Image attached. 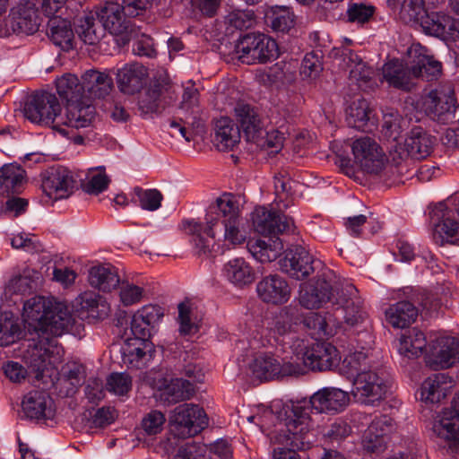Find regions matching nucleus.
<instances>
[{
    "label": "nucleus",
    "instance_id": "1",
    "mask_svg": "<svg viewBox=\"0 0 459 459\" xmlns=\"http://www.w3.org/2000/svg\"><path fill=\"white\" fill-rule=\"evenodd\" d=\"M22 318L29 331L37 333L30 364L38 377L62 356L63 350L55 337L64 334L72 325V315L66 304L53 297L34 296L23 304Z\"/></svg>",
    "mask_w": 459,
    "mask_h": 459
},
{
    "label": "nucleus",
    "instance_id": "2",
    "mask_svg": "<svg viewBox=\"0 0 459 459\" xmlns=\"http://www.w3.org/2000/svg\"><path fill=\"white\" fill-rule=\"evenodd\" d=\"M299 302L307 309H318L326 303L339 305L344 312V320L355 325L365 317L363 302L356 287L350 281H340L334 272L325 271L316 280L299 285Z\"/></svg>",
    "mask_w": 459,
    "mask_h": 459
},
{
    "label": "nucleus",
    "instance_id": "3",
    "mask_svg": "<svg viewBox=\"0 0 459 459\" xmlns=\"http://www.w3.org/2000/svg\"><path fill=\"white\" fill-rule=\"evenodd\" d=\"M350 403V394L340 388L324 387L316 392L309 400L291 403L285 411V426L294 437L290 442L296 447H307L313 443L314 435L310 413L335 414L342 411Z\"/></svg>",
    "mask_w": 459,
    "mask_h": 459
},
{
    "label": "nucleus",
    "instance_id": "4",
    "mask_svg": "<svg viewBox=\"0 0 459 459\" xmlns=\"http://www.w3.org/2000/svg\"><path fill=\"white\" fill-rule=\"evenodd\" d=\"M238 217L239 209L235 196L231 194H223L217 198L214 204L209 206L205 216V227L195 220H184L181 228L191 237L190 242L195 253L199 255H206L213 247L220 220L230 221Z\"/></svg>",
    "mask_w": 459,
    "mask_h": 459
},
{
    "label": "nucleus",
    "instance_id": "5",
    "mask_svg": "<svg viewBox=\"0 0 459 459\" xmlns=\"http://www.w3.org/2000/svg\"><path fill=\"white\" fill-rule=\"evenodd\" d=\"M408 55L411 63L410 68L399 60H392L383 65V78L390 86L410 91L413 86V78L422 77L432 81L441 74V63L435 60L420 44L411 45Z\"/></svg>",
    "mask_w": 459,
    "mask_h": 459
},
{
    "label": "nucleus",
    "instance_id": "6",
    "mask_svg": "<svg viewBox=\"0 0 459 459\" xmlns=\"http://www.w3.org/2000/svg\"><path fill=\"white\" fill-rule=\"evenodd\" d=\"M290 350L293 362L299 365L300 370L296 375H303L307 370H332L341 360L337 349L325 342L310 343L308 339L297 338L292 341Z\"/></svg>",
    "mask_w": 459,
    "mask_h": 459
},
{
    "label": "nucleus",
    "instance_id": "7",
    "mask_svg": "<svg viewBox=\"0 0 459 459\" xmlns=\"http://www.w3.org/2000/svg\"><path fill=\"white\" fill-rule=\"evenodd\" d=\"M25 117L32 123L53 127L60 134L66 135L65 128L60 127L61 107L57 98L49 92L35 94L24 107Z\"/></svg>",
    "mask_w": 459,
    "mask_h": 459
},
{
    "label": "nucleus",
    "instance_id": "8",
    "mask_svg": "<svg viewBox=\"0 0 459 459\" xmlns=\"http://www.w3.org/2000/svg\"><path fill=\"white\" fill-rule=\"evenodd\" d=\"M389 387V381L383 371L368 369L355 377L352 394L362 404L376 405L385 397Z\"/></svg>",
    "mask_w": 459,
    "mask_h": 459
},
{
    "label": "nucleus",
    "instance_id": "9",
    "mask_svg": "<svg viewBox=\"0 0 459 459\" xmlns=\"http://www.w3.org/2000/svg\"><path fill=\"white\" fill-rule=\"evenodd\" d=\"M97 15L100 22L110 34L119 37L122 44L128 43L138 35L140 26H135L127 18L120 4L113 1H107L100 4Z\"/></svg>",
    "mask_w": 459,
    "mask_h": 459
},
{
    "label": "nucleus",
    "instance_id": "10",
    "mask_svg": "<svg viewBox=\"0 0 459 459\" xmlns=\"http://www.w3.org/2000/svg\"><path fill=\"white\" fill-rule=\"evenodd\" d=\"M452 201L436 204L429 212L433 241L443 246L459 239V222Z\"/></svg>",
    "mask_w": 459,
    "mask_h": 459
},
{
    "label": "nucleus",
    "instance_id": "11",
    "mask_svg": "<svg viewBox=\"0 0 459 459\" xmlns=\"http://www.w3.org/2000/svg\"><path fill=\"white\" fill-rule=\"evenodd\" d=\"M208 425V418L199 405L183 403L175 408L170 419V431L179 438L200 433Z\"/></svg>",
    "mask_w": 459,
    "mask_h": 459
},
{
    "label": "nucleus",
    "instance_id": "12",
    "mask_svg": "<svg viewBox=\"0 0 459 459\" xmlns=\"http://www.w3.org/2000/svg\"><path fill=\"white\" fill-rule=\"evenodd\" d=\"M236 48L238 58L248 65L265 63L278 56L276 41L262 33L245 35Z\"/></svg>",
    "mask_w": 459,
    "mask_h": 459
},
{
    "label": "nucleus",
    "instance_id": "13",
    "mask_svg": "<svg viewBox=\"0 0 459 459\" xmlns=\"http://www.w3.org/2000/svg\"><path fill=\"white\" fill-rule=\"evenodd\" d=\"M355 163L368 174L378 175L387 164V156L380 144L369 136H361L351 143Z\"/></svg>",
    "mask_w": 459,
    "mask_h": 459
},
{
    "label": "nucleus",
    "instance_id": "14",
    "mask_svg": "<svg viewBox=\"0 0 459 459\" xmlns=\"http://www.w3.org/2000/svg\"><path fill=\"white\" fill-rule=\"evenodd\" d=\"M74 179L71 170L63 166H52L41 174V189L53 203L67 198L74 190Z\"/></svg>",
    "mask_w": 459,
    "mask_h": 459
},
{
    "label": "nucleus",
    "instance_id": "15",
    "mask_svg": "<svg viewBox=\"0 0 459 459\" xmlns=\"http://www.w3.org/2000/svg\"><path fill=\"white\" fill-rule=\"evenodd\" d=\"M250 369L253 376L261 380L293 376L300 371L299 365L293 362L292 357L289 360L283 359L281 362L273 355L267 353L257 355L250 364Z\"/></svg>",
    "mask_w": 459,
    "mask_h": 459
},
{
    "label": "nucleus",
    "instance_id": "16",
    "mask_svg": "<svg viewBox=\"0 0 459 459\" xmlns=\"http://www.w3.org/2000/svg\"><path fill=\"white\" fill-rule=\"evenodd\" d=\"M422 109L430 119L446 124L455 118V99L451 91L432 90L423 98Z\"/></svg>",
    "mask_w": 459,
    "mask_h": 459
},
{
    "label": "nucleus",
    "instance_id": "17",
    "mask_svg": "<svg viewBox=\"0 0 459 459\" xmlns=\"http://www.w3.org/2000/svg\"><path fill=\"white\" fill-rule=\"evenodd\" d=\"M39 0H20L8 16L11 29L15 33L33 34L40 25Z\"/></svg>",
    "mask_w": 459,
    "mask_h": 459
},
{
    "label": "nucleus",
    "instance_id": "18",
    "mask_svg": "<svg viewBox=\"0 0 459 459\" xmlns=\"http://www.w3.org/2000/svg\"><path fill=\"white\" fill-rule=\"evenodd\" d=\"M432 431L440 445L454 453L459 446V415L448 407L443 409L433 422Z\"/></svg>",
    "mask_w": 459,
    "mask_h": 459
},
{
    "label": "nucleus",
    "instance_id": "19",
    "mask_svg": "<svg viewBox=\"0 0 459 459\" xmlns=\"http://www.w3.org/2000/svg\"><path fill=\"white\" fill-rule=\"evenodd\" d=\"M253 226L262 235H276L290 231L294 227L291 218H288L273 208L256 207L252 215Z\"/></svg>",
    "mask_w": 459,
    "mask_h": 459
},
{
    "label": "nucleus",
    "instance_id": "20",
    "mask_svg": "<svg viewBox=\"0 0 459 459\" xmlns=\"http://www.w3.org/2000/svg\"><path fill=\"white\" fill-rule=\"evenodd\" d=\"M316 261L309 252L301 246H294L285 252L281 260L283 272L296 280H303L315 270Z\"/></svg>",
    "mask_w": 459,
    "mask_h": 459
},
{
    "label": "nucleus",
    "instance_id": "21",
    "mask_svg": "<svg viewBox=\"0 0 459 459\" xmlns=\"http://www.w3.org/2000/svg\"><path fill=\"white\" fill-rule=\"evenodd\" d=\"M394 430V422L387 415L376 417L365 430L362 446L368 453H381L386 447L388 436Z\"/></svg>",
    "mask_w": 459,
    "mask_h": 459
},
{
    "label": "nucleus",
    "instance_id": "22",
    "mask_svg": "<svg viewBox=\"0 0 459 459\" xmlns=\"http://www.w3.org/2000/svg\"><path fill=\"white\" fill-rule=\"evenodd\" d=\"M169 79L165 69H159L145 89V114H160L166 107L165 95L169 91Z\"/></svg>",
    "mask_w": 459,
    "mask_h": 459
},
{
    "label": "nucleus",
    "instance_id": "23",
    "mask_svg": "<svg viewBox=\"0 0 459 459\" xmlns=\"http://www.w3.org/2000/svg\"><path fill=\"white\" fill-rule=\"evenodd\" d=\"M429 364L433 368H447L459 362V339L444 335L436 339Z\"/></svg>",
    "mask_w": 459,
    "mask_h": 459
},
{
    "label": "nucleus",
    "instance_id": "24",
    "mask_svg": "<svg viewBox=\"0 0 459 459\" xmlns=\"http://www.w3.org/2000/svg\"><path fill=\"white\" fill-rule=\"evenodd\" d=\"M256 292L264 302L281 305L290 299L291 290L284 278L277 274H272L258 281Z\"/></svg>",
    "mask_w": 459,
    "mask_h": 459
},
{
    "label": "nucleus",
    "instance_id": "25",
    "mask_svg": "<svg viewBox=\"0 0 459 459\" xmlns=\"http://www.w3.org/2000/svg\"><path fill=\"white\" fill-rule=\"evenodd\" d=\"M95 113V108L91 100L84 97L80 100L66 104L65 112L60 117L58 125H60V127L65 126L76 129L88 127L91 124Z\"/></svg>",
    "mask_w": 459,
    "mask_h": 459
},
{
    "label": "nucleus",
    "instance_id": "26",
    "mask_svg": "<svg viewBox=\"0 0 459 459\" xmlns=\"http://www.w3.org/2000/svg\"><path fill=\"white\" fill-rule=\"evenodd\" d=\"M131 333L124 349V362L131 368H140L143 359V313L138 310L131 320Z\"/></svg>",
    "mask_w": 459,
    "mask_h": 459
},
{
    "label": "nucleus",
    "instance_id": "27",
    "mask_svg": "<svg viewBox=\"0 0 459 459\" xmlns=\"http://www.w3.org/2000/svg\"><path fill=\"white\" fill-rule=\"evenodd\" d=\"M419 25L426 34L437 38L447 39L459 35L458 22L442 12H428Z\"/></svg>",
    "mask_w": 459,
    "mask_h": 459
},
{
    "label": "nucleus",
    "instance_id": "28",
    "mask_svg": "<svg viewBox=\"0 0 459 459\" xmlns=\"http://www.w3.org/2000/svg\"><path fill=\"white\" fill-rule=\"evenodd\" d=\"M152 388L160 392V398L168 403H177L189 399L194 393L192 384L186 379L175 378L168 382L162 374H160L159 381L151 382Z\"/></svg>",
    "mask_w": 459,
    "mask_h": 459
},
{
    "label": "nucleus",
    "instance_id": "29",
    "mask_svg": "<svg viewBox=\"0 0 459 459\" xmlns=\"http://www.w3.org/2000/svg\"><path fill=\"white\" fill-rule=\"evenodd\" d=\"M234 116L241 126L247 141H257L264 133V124L255 108L246 103H238Z\"/></svg>",
    "mask_w": 459,
    "mask_h": 459
},
{
    "label": "nucleus",
    "instance_id": "30",
    "mask_svg": "<svg viewBox=\"0 0 459 459\" xmlns=\"http://www.w3.org/2000/svg\"><path fill=\"white\" fill-rule=\"evenodd\" d=\"M117 88L127 95H134L143 89V65L138 62L125 64L115 74Z\"/></svg>",
    "mask_w": 459,
    "mask_h": 459
},
{
    "label": "nucleus",
    "instance_id": "31",
    "mask_svg": "<svg viewBox=\"0 0 459 459\" xmlns=\"http://www.w3.org/2000/svg\"><path fill=\"white\" fill-rule=\"evenodd\" d=\"M22 407L26 417L33 420L52 419L55 414L52 399L43 391L29 392Z\"/></svg>",
    "mask_w": 459,
    "mask_h": 459
},
{
    "label": "nucleus",
    "instance_id": "32",
    "mask_svg": "<svg viewBox=\"0 0 459 459\" xmlns=\"http://www.w3.org/2000/svg\"><path fill=\"white\" fill-rule=\"evenodd\" d=\"M455 386V379L447 373H436L427 377L421 385L420 398L431 403H438Z\"/></svg>",
    "mask_w": 459,
    "mask_h": 459
},
{
    "label": "nucleus",
    "instance_id": "33",
    "mask_svg": "<svg viewBox=\"0 0 459 459\" xmlns=\"http://www.w3.org/2000/svg\"><path fill=\"white\" fill-rule=\"evenodd\" d=\"M342 56L343 57L344 64L350 69V80L351 82L356 83L362 90L371 88L376 84L373 82L374 70L367 65L356 53L351 49H343Z\"/></svg>",
    "mask_w": 459,
    "mask_h": 459
},
{
    "label": "nucleus",
    "instance_id": "34",
    "mask_svg": "<svg viewBox=\"0 0 459 459\" xmlns=\"http://www.w3.org/2000/svg\"><path fill=\"white\" fill-rule=\"evenodd\" d=\"M84 95L88 100L104 99L113 89V79L109 74L98 70H88L82 76Z\"/></svg>",
    "mask_w": 459,
    "mask_h": 459
},
{
    "label": "nucleus",
    "instance_id": "35",
    "mask_svg": "<svg viewBox=\"0 0 459 459\" xmlns=\"http://www.w3.org/2000/svg\"><path fill=\"white\" fill-rule=\"evenodd\" d=\"M436 138L420 126L413 127L404 142L409 156L415 160L427 158L433 151Z\"/></svg>",
    "mask_w": 459,
    "mask_h": 459
},
{
    "label": "nucleus",
    "instance_id": "36",
    "mask_svg": "<svg viewBox=\"0 0 459 459\" xmlns=\"http://www.w3.org/2000/svg\"><path fill=\"white\" fill-rule=\"evenodd\" d=\"M240 138L239 127L230 117H221L216 121L212 142L218 150H233L239 143Z\"/></svg>",
    "mask_w": 459,
    "mask_h": 459
},
{
    "label": "nucleus",
    "instance_id": "37",
    "mask_svg": "<svg viewBox=\"0 0 459 459\" xmlns=\"http://www.w3.org/2000/svg\"><path fill=\"white\" fill-rule=\"evenodd\" d=\"M370 355L369 347H359V344L357 346L351 344L342 362V373L348 377H353L362 371L371 369Z\"/></svg>",
    "mask_w": 459,
    "mask_h": 459
},
{
    "label": "nucleus",
    "instance_id": "38",
    "mask_svg": "<svg viewBox=\"0 0 459 459\" xmlns=\"http://www.w3.org/2000/svg\"><path fill=\"white\" fill-rule=\"evenodd\" d=\"M26 181V171L21 165L8 163L0 168V195L21 193Z\"/></svg>",
    "mask_w": 459,
    "mask_h": 459
},
{
    "label": "nucleus",
    "instance_id": "39",
    "mask_svg": "<svg viewBox=\"0 0 459 459\" xmlns=\"http://www.w3.org/2000/svg\"><path fill=\"white\" fill-rule=\"evenodd\" d=\"M223 276L232 284L243 287L251 284L255 278L252 266L241 257H237L226 263L222 269Z\"/></svg>",
    "mask_w": 459,
    "mask_h": 459
},
{
    "label": "nucleus",
    "instance_id": "40",
    "mask_svg": "<svg viewBox=\"0 0 459 459\" xmlns=\"http://www.w3.org/2000/svg\"><path fill=\"white\" fill-rule=\"evenodd\" d=\"M247 249L256 261L262 264L270 263L281 254L283 244L279 238L268 240L255 238L247 242Z\"/></svg>",
    "mask_w": 459,
    "mask_h": 459
},
{
    "label": "nucleus",
    "instance_id": "41",
    "mask_svg": "<svg viewBox=\"0 0 459 459\" xmlns=\"http://www.w3.org/2000/svg\"><path fill=\"white\" fill-rule=\"evenodd\" d=\"M418 316V308L409 301H399L385 310L386 322L394 328H405Z\"/></svg>",
    "mask_w": 459,
    "mask_h": 459
},
{
    "label": "nucleus",
    "instance_id": "42",
    "mask_svg": "<svg viewBox=\"0 0 459 459\" xmlns=\"http://www.w3.org/2000/svg\"><path fill=\"white\" fill-rule=\"evenodd\" d=\"M426 346L425 334L416 328L402 334L396 345L399 354L409 359L419 358L423 353Z\"/></svg>",
    "mask_w": 459,
    "mask_h": 459
},
{
    "label": "nucleus",
    "instance_id": "43",
    "mask_svg": "<svg viewBox=\"0 0 459 459\" xmlns=\"http://www.w3.org/2000/svg\"><path fill=\"white\" fill-rule=\"evenodd\" d=\"M88 281L91 287L103 292L111 291L120 282L115 268L109 264L92 266L89 271Z\"/></svg>",
    "mask_w": 459,
    "mask_h": 459
},
{
    "label": "nucleus",
    "instance_id": "44",
    "mask_svg": "<svg viewBox=\"0 0 459 459\" xmlns=\"http://www.w3.org/2000/svg\"><path fill=\"white\" fill-rule=\"evenodd\" d=\"M346 120L350 126L359 130H367L368 125H374L373 110L368 102L364 99L354 100L346 111Z\"/></svg>",
    "mask_w": 459,
    "mask_h": 459
},
{
    "label": "nucleus",
    "instance_id": "45",
    "mask_svg": "<svg viewBox=\"0 0 459 459\" xmlns=\"http://www.w3.org/2000/svg\"><path fill=\"white\" fill-rule=\"evenodd\" d=\"M451 295L452 284L446 281L438 282L433 290L421 295L420 305L427 311H437L443 306H448Z\"/></svg>",
    "mask_w": 459,
    "mask_h": 459
},
{
    "label": "nucleus",
    "instance_id": "46",
    "mask_svg": "<svg viewBox=\"0 0 459 459\" xmlns=\"http://www.w3.org/2000/svg\"><path fill=\"white\" fill-rule=\"evenodd\" d=\"M78 311L86 312L88 316L104 318L108 316V307L102 298L92 291H85L75 300Z\"/></svg>",
    "mask_w": 459,
    "mask_h": 459
},
{
    "label": "nucleus",
    "instance_id": "47",
    "mask_svg": "<svg viewBox=\"0 0 459 459\" xmlns=\"http://www.w3.org/2000/svg\"><path fill=\"white\" fill-rule=\"evenodd\" d=\"M255 79L264 86L279 88L290 82L293 74L289 69L285 70L284 65L277 63L266 70L258 71Z\"/></svg>",
    "mask_w": 459,
    "mask_h": 459
},
{
    "label": "nucleus",
    "instance_id": "48",
    "mask_svg": "<svg viewBox=\"0 0 459 459\" xmlns=\"http://www.w3.org/2000/svg\"><path fill=\"white\" fill-rule=\"evenodd\" d=\"M56 87L57 93L66 101V104L85 97L83 82L81 83L74 74H66L58 78L56 82Z\"/></svg>",
    "mask_w": 459,
    "mask_h": 459
},
{
    "label": "nucleus",
    "instance_id": "49",
    "mask_svg": "<svg viewBox=\"0 0 459 459\" xmlns=\"http://www.w3.org/2000/svg\"><path fill=\"white\" fill-rule=\"evenodd\" d=\"M50 39L63 50L73 48L74 34L69 21L60 18L50 20Z\"/></svg>",
    "mask_w": 459,
    "mask_h": 459
},
{
    "label": "nucleus",
    "instance_id": "50",
    "mask_svg": "<svg viewBox=\"0 0 459 459\" xmlns=\"http://www.w3.org/2000/svg\"><path fill=\"white\" fill-rule=\"evenodd\" d=\"M105 30L104 27L91 16L82 18L76 28L79 38L89 45L97 44L104 36Z\"/></svg>",
    "mask_w": 459,
    "mask_h": 459
},
{
    "label": "nucleus",
    "instance_id": "51",
    "mask_svg": "<svg viewBox=\"0 0 459 459\" xmlns=\"http://www.w3.org/2000/svg\"><path fill=\"white\" fill-rule=\"evenodd\" d=\"M38 287V281L30 275V272L22 275L12 278L4 290V296L12 299L13 296L22 297L29 294Z\"/></svg>",
    "mask_w": 459,
    "mask_h": 459
},
{
    "label": "nucleus",
    "instance_id": "52",
    "mask_svg": "<svg viewBox=\"0 0 459 459\" xmlns=\"http://www.w3.org/2000/svg\"><path fill=\"white\" fill-rule=\"evenodd\" d=\"M274 30L285 32L294 25V15L286 6H271L265 13Z\"/></svg>",
    "mask_w": 459,
    "mask_h": 459
},
{
    "label": "nucleus",
    "instance_id": "53",
    "mask_svg": "<svg viewBox=\"0 0 459 459\" xmlns=\"http://www.w3.org/2000/svg\"><path fill=\"white\" fill-rule=\"evenodd\" d=\"M430 2H428V5L425 0H409L404 2L401 8V18L406 23L420 24L423 17L429 12V5ZM431 4H434L431 2Z\"/></svg>",
    "mask_w": 459,
    "mask_h": 459
},
{
    "label": "nucleus",
    "instance_id": "54",
    "mask_svg": "<svg viewBox=\"0 0 459 459\" xmlns=\"http://www.w3.org/2000/svg\"><path fill=\"white\" fill-rule=\"evenodd\" d=\"M294 321V309L290 307H286L276 318L274 323L273 331L279 335L283 337L282 342L289 344L290 347L293 340L298 337L291 334L292 324Z\"/></svg>",
    "mask_w": 459,
    "mask_h": 459
},
{
    "label": "nucleus",
    "instance_id": "55",
    "mask_svg": "<svg viewBox=\"0 0 459 459\" xmlns=\"http://www.w3.org/2000/svg\"><path fill=\"white\" fill-rule=\"evenodd\" d=\"M286 429H281L279 433L274 437L275 442L289 446V448H277L273 450V459H300L299 455L295 450H306L310 447L299 448L293 446L290 443L294 435L288 430V428L284 425Z\"/></svg>",
    "mask_w": 459,
    "mask_h": 459
},
{
    "label": "nucleus",
    "instance_id": "56",
    "mask_svg": "<svg viewBox=\"0 0 459 459\" xmlns=\"http://www.w3.org/2000/svg\"><path fill=\"white\" fill-rule=\"evenodd\" d=\"M405 126L402 116L394 110L386 111L383 115L382 134L387 139L396 141Z\"/></svg>",
    "mask_w": 459,
    "mask_h": 459
},
{
    "label": "nucleus",
    "instance_id": "57",
    "mask_svg": "<svg viewBox=\"0 0 459 459\" xmlns=\"http://www.w3.org/2000/svg\"><path fill=\"white\" fill-rule=\"evenodd\" d=\"M108 183L109 179L103 167L92 168L87 174L83 188L88 194L99 195L108 188Z\"/></svg>",
    "mask_w": 459,
    "mask_h": 459
},
{
    "label": "nucleus",
    "instance_id": "58",
    "mask_svg": "<svg viewBox=\"0 0 459 459\" xmlns=\"http://www.w3.org/2000/svg\"><path fill=\"white\" fill-rule=\"evenodd\" d=\"M20 335V326L12 315L7 312L0 314V346L5 347L15 342Z\"/></svg>",
    "mask_w": 459,
    "mask_h": 459
},
{
    "label": "nucleus",
    "instance_id": "59",
    "mask_svg": "<svg viewBox=\"0 0 459 459\" xmlns=\"http://www.w3.org/2000/svg\"><path fill=\"white\" fill-rule=\"evenodd\" d=\"M179 332L184 335H192L198 331V325L193 317L192 304L185 300L178 304Z\"/></svg>",
    "mask_w": 459,
    "mask_h": 459
},
{
    "label": "nucleus",
    "instance_id": "60",
    "mask_svg": "<svg viewBox=\"0 0 459 459\" xmlns=\"http://www.w3.org/2000/svg\"><path fill=\"white\" fill-rule=\"evenodd\" d=\"M303 325L314 339L332 335L325 318L318 313H308L303 319Z\"/></svg>",
    "mask_w": 459,
    "mask_h": 459
},
{
    "label": "nucleus",
    "instance_id": "61",
    "mask_svg": "<svg viewBox=\"0 0 459 459\" xmlns=\"http://www.w3.org/2000/svg\"><path fill=\"white\" fill-rule=\"evenodd\" d=\"M64 377L65 383L68 385L65 394L67 396L73 395L77 388L84 383L86 377L85 368L81 364H73L65 371Z\"/></svg>",
    "mask_w": 459,
    "mask_h": 459
},
{
    "label": "nucleus",
    "instance_id": "62",
    "mask_svg": "<svg viewBox=\"0 0 459 459\" xmlns=\"http://www.w3.org/2000/svg\"><path fill=\"white\" fill-rule=\"evenodd\" d=\"M286 131L274 129L264 130L257 141H253L261 148L273 149L272 152H278L283 146Z\"/></svg>",
    "mask_w": 459,
    "mask_h": 459
},
{
    "label": "nucleus",
    "instance_id": "63",
    "mask_svg": "<svg viewBox=\"0 0 459 459\" xmlns=\"http://www.w3.org/2000/svg\"><path fill=\"white\" fill-rule=\"evenodd\" d=\"M132 379L126 373H112L107 378L106 389L109 393L123 396L131 389Z\"/></svg>",
    "mask_w": 459,
    "mask_h": 459
},
{
    "label": "nucleus",
    "instance_id": "64",
    "mask_svg": "<svg viewBox=\"0 0 459 459\" xmlns=\"http://www.w3.org/2000/svg\"><path fill=\"white\" fill-rule=\"evenodd\" d=\"M175 459H210V450L204 444L187 443L178 449Z\"/></svg>",
    "mask_w": 459,
    "mask_h": 459
}]
</instances>
